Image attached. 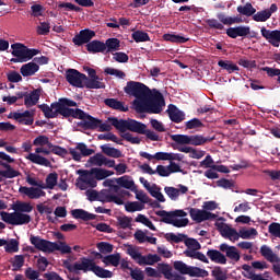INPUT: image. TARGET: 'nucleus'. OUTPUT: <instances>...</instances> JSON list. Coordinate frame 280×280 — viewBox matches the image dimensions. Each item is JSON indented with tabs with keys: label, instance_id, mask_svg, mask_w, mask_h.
Here are the masks:
<instances>
[{
	"label": "nucleus",
	"instance_id": "obj_1",
	"mask_svg": "<svg viewBox=\"0 0 280 280\" xmlns=\"http://www.w3.org/2000/svg\"><path fill=\"white\" fill-rule=\"evenodd\" d=\"M124 91L127 95L136 97L132 106L137 113L159 115V113L163 112L165 98L161 92L156 90L151 91L145 84L136 81L127 82Z\"/></svg>",
	"mask_w": 280,
	"mask_h": 280
},
{
	"label": "nucleus",
	"instance_id": "obj_2",
	"mask_svg": "<svg viewBox=\"0 0 280 280\" xmlns=\"http://www.w3.org/2000/svg\"><path fill=\"white\" fill-rule=\"evenodd\" d=\"M109 121L116 128V130H119L121 132L120 137L125 139V141H128L129 143H132L135 145H139L141 143V139L139 137L132 136L130 132H137L138 135H145L147 139H150V141H159V136L156 132L152 130H148V126L143 122L137 121L135 119H117V118H109ZM126 130H130V132H126Z\"/></svg>",
	"mask_w": 280,
	"mask_h": 280
},
{
	"label": "nucleus",
	"instance_id": "obj_3",
	"mask_svg": "<svg viewBox=\"0 0 280 280\" xmlns=\"http://www.w3.org/2000/svg\"><path fill=\"white\" fill-rule=\"evenodd\" d=\"M12 209L14 212H0L1 220L4 221L5 224L23 226V224H30L32 222V217L27 214L34 211V207L31 202L16 201L13 203Z\"/></svg>",
	"mask_w": 280,
	"mask_h": 280
},
{
	"label": "nucleus",
	"instance_id": "obj_4",
	"mask_svg": "<svg viewBox=\"0 0 280 280\" xmlns=\"http://www.w3.org/2000/svg\"><path fill=\"white\" fill-rule=\"evenodd\" d=\"M30 242L37 250H42V253H56V250H59L61 255H69L71 253V246L62 241L56 243L40 238V236L31 235Z\"/></svg>",
	"mask_w": 280,
	"mask_h": 280
},
{
	"label": "nucleus",
	"instance_id": "obj_5",
	"mask_svg": "<svg viewBox=\"0 0 280 280\" xmlns=\"http://www.w3.org/2000/svg\"><path fill=\"white\" fill-rule=\"evenodd\" d=\"M155 215L161 218L160 222H164V224H172L178 229L189 224V219H187V212L185 210H174L168 212L165 210H159L155 212Z\"/></svg>",
	"mask_w": 280,
	"mask_h": 280
},
{
	"label": "nucleus",
	"instance_id": "obj_6",
	"mask_svg": "<svg viewBox=\"0 0 280 280\" xmlns=\"http://www.w3.org/2000/svg\"><path fill=\"white\" fill-rule=\"evenodd\" d=\"M11 49V55L15 58H12L10 62H13L14 65L19 62H28V60H32V58H34V56H38V54H40V50L35 48H28L21 43L12 44Z\"/></svg>",
	"mask_w": 280,
	"mask_h": 280
},
{
	"label": "nucleus",
	"instance_id": "obj_7",
	"mask_svg": "<svg viewBox=\"0 0 280 280\" xmlns=\"http://www.w3.org/2000/svg\"><path fill=\"white\" fill-rule=\"evenodd\" d=\"M74 270H83V272H94L100 279H112L113 271L104 269L95 264V260L83 258L81 262H75Z\"/></svg>",
	"mask_w": 280,
	"mask_h": 280
},
{
	"label": "nucleus",
	"instance_id": "obj_8",
	"mask_svg": "<svg viewBox=\"0 0 280 280\" xmlns=\"http://www.w3.org/2000/svg\"><path fill=\"white\" fill-rule=\"evenodd\" d=\"M173 268L177 272H179V275H188V277H196L201 279H205V277H209V271H207L206 269L189 266L182 260L174 261Z\"/></svg>",
	"mask_w": 280,
	"mask_h": 280
},
{
	"label": "nucleus",
	"instance_id": "obj_9",
	"mask_svg": "<svg viewBox=\"0 0 280 280\" xmlns=\"http://www.w3.org/2000/svg\"><path fill=\"white\" fill-rule=\"evenodd\" d=\"M9 163H14V159L5 152H0V165L4 167V170L0 171V182L3 178H16V176H21V172L14 170Z\"/></svg>",
	"mask_w": 280,
	"mask_h": 280
},
{
	"label": "nucleus",
	"instance_id": "obj_10",
	"mask_svg": "<svg viewBox=\"0 0 280 280\" xmlns=\"http://www.w3.org/2000/svg\"><path fill=\"white\" fill-rule=\"evenodd\" d=\"M77 174H79V178L77 179V187H79V189H89V187L91 189L97 187V179H95V175L92 171V168L90 171L86 170H79L77 171Z\"/></svg>",
	"mask_w": 280,
	"mask_h": 280
},
{
	"label": "nucleus",
	"instance_id": "obj_11",
	"mask_svg": "<svg viewBox=\"0 0 280 280\" xmlns=\"http://www.w3.org/2000/svg\"><path fill=\"white\" fill-rule=\"evenodd\" d=\"M187 211H188L192 222H196L197 224L207 222V220H214V218H215V214H213L205 209L187 208Z\"/></svg>",
	"mask_w": 280,
	"mask_h": 280
},
{
	"label": "nucleus",
	"instance_id": "obj_12",
	"mask_svg": "<svg viewBox=\"0 0 280 280\" xmlns=\"http://www.w3.org/2000/svg\"><path fill=\"white\" fill-rule=\"evenodd\" d=\"M124 196H130V191L120 190V196L112 195L108 190H102L98 194L100 202H115V205H124Z\"/></svg>",
	"mask_w": 280,
	"mask_h": 280
},
{
	"label": "nucleus",
	"instance_id": "obj_13",
	"mask_svg": "<svg viewBox=\"0 0 280 280\" xmlns=\"http://www.w3.org/2000/svg\"><path fill=\"white\" fill-rule=\"evenodd\" d=\"M51 108L55 109L56 117L62 115V117H71V100L59 98L58 102L51 103Z\"/></svg>",
	"mask_w": 280,
	"mask_h": 280
},
{
	"label": "nucleus",
	"instance_id": "obj_14",
	"mask_svg": "<svg viewBox=\"0 0 280 280\" xmlns=\"http://www.w3.org/2000/svg\"><path fill=\"white\" fill-rule=\"evenodd\" d=\"M89 167H113L115 160L106 158L102 153H96L88 160Z\"/></svg>",
	"mask_w": 280,
	"mask_h": 280
},
{
	"label": "nucleus",
	"instance_id": "obj_15",
	"mask_svg": "<svg viewBox=\"0 0 280 280\" xmlns=\"http://www.w3.org/2000/svg\"><path fill=\"white\" fill-rule=\"evenodd\" d=\"M9 119H14L22 126H32L34 124V112L25 110L23 113L11 112L8 116Z\"/></svg>",
	"mask_w": 280,
	"mask_h": 280
},
{
	"label": "nucleus",
	"instance_id": "obj_16",
	"mask_svg": "<svg viewBox=\"0 0 280 280\" xmlns=\"http://www.w3.org/2000/svg\"><path fill=\"white\" fill-rule=\"evenodd\" d=\"M183 172L180 164L176 162H171L168 165H158L155 170V174H159L163 178H167V176H172V174H178Z\"/></svg>",
	"mask_w": 280,
	"mask_h": 280
},
{
	"label": "nucleus",
	"instance_id": "obj_17",
	"mask_svg": "<svg viewBox=\"0 0 280 280\" xmlns=\"http://www.w3.org/2000/svg\"><path fill=\"white\" fill-rule=\"evenodd\" d=\"M164 191L171 200L176 201L178 200V198H180V196H185V194L189 192V187L183 184H179L177 188L172 186H166L164 187Z\"/></svg>",
	"mask_w": 280,
	"mask_h": 280
},
{
	"label": "nucleus",
	"instance_id": "obj_18",
	"mask_svg": "<svg viewBox=\"0 0 280 280\" xmlns=\"http://www.w3.org/2000/svg\"><path fill=\"white\" fill-rule=\"evenodd\" d=\"M116 185L118 187V196H121V188L129 189L130 191H135L137 184H135V179L130 175H124L121 177L115 178Z\"/></svg>",
	"mask_w": 280,
	"mask_h": 280
},
{
	"label": "nucleus",
	"instance_id": "obj_19",
	"mask_svg": "<svg viewBox=\"0 0 280 280\" xmlns=\"http://www.w3.org/2000/svg\"><path fill=\"white\" fill-rule=\"evenodd\" d=\"M19 192L23 196H27L30 200H38V198H44V196H47V194L38 187L21 186L19 188Z\"/></svg>",
	"mask_w": 280,
	"mask_h": 280
},
{
	"label": "nucleus",
	"instance_id": "obj_20",
	"mask_svg": "<svg viewBox=\"0 0 280 280\" xmlns=\"http://www.w3.org/2000/svg\"><path fill=\"white\" fill-rule=\"evenodd\" d=\"M260 33H261V36L266 38V40H268L270 45H272V47H279L280 45L279 30L270 31V30H267L266 27H261Z\"/></svg>",
	"mask_w": 280,
	"mask_h": 280
},
{
	"label": "nucleus",
	"instance_id": "obj_21",
	"mask_svg": "<svg viewBox=\"0 0 280 280\" xmlns=\"http://www.w3.org/2000/svg\"><path fill=\"white\" fill-rule=\"evenodd\" d=\"M219 249L221 253H225L228 259H231L232 261H240L241 255L240 250H237V247L223 243L220 245Z\"/></svg>",
	"mask_w": 280,
	"mask_h": 280
},
{
	"label": "nucleus",
	"instance_id": "obj_22",
	"mask_svg": "<svg viewBox=\"0 0 280 280\" xmlns=\"http://www.w3.org/2000/svg\"><path fill=\"white\" fill-rule=\"evenodd\" d=\"M220 234L222 237L230 240V242H237L240 240V233L237 230L229 226L228 224H223L219 228Z\"/></svg>",
	"mask_w": 280,
	"mask_h": 280
},
{
	"label": "nucleus",
	"instance_id": "obj_23",
	"mask_svg": "<svg viewBox=\"0 0 280 280\" xmlns=\"http://www.w3.org/2000/svg\"><path fill=\"white\" fill-rule=\"evenodd\" d=\"M39 69L40 66L34 61H31L20 68V73L23 75V78H32V75H36V73H38Z\"/></svg>",
	"mask_w": 280,
	"mask_h": 280
},
{
	"label": "nucleus",
	"instance_id": "obj_24",
	"mask_svg": "<svg viewBox=\"0 0 280 280\" xmlns=\"http://www.w3.org/2000/svg\"><path fill=\"white\" fill-rule=\"evenodd\" d=\"M86 74L80 73L75 69H71V85L78 89H84Z\"/></svg>",
	"mask_w": 280,
	"mask_h": 280
},
{
	"label": "nucleus",
	"instance_id": "obj_25",
	"mask_svg": "<svg viewBox=\"0 0 280 280\" xmlns=\"http://www.w3.org/2000/svg\"><path fill=\"white\" fill-rule=\"evenodd\" d=\"M40 89H36L31 93L26 92V96L24 98V105L26 108H32V106H36V104H38V100H40Z\"/></svg>",
	"mask_w": 280,
	"mask_h": 280
},
{
	"label": "nucleus",
	"instance_id": "obj_26",
	"mask_svg": "<svg viewBox=\"0 0 280 280\" xmlns=\"http://www.w3.org/2000/svg\"><path fill=\"white\" fill-rule=\"evenodd\" d=\"M228 36L230 38H237V36H248L250 34V27L249 26H236V27H230L226 30Z\"/></svg>",
	"mask_w": 280,
	"mask_h": 280
},
{
	"label": "nucleus",
	"instance_id": "obj_27",
	"mask_svg": "<svg viewBox=\"0 0 280 280\" xmlns=\"http://www.w3.org/2000/svg\"><path fill=\"white\" fill-rule=\"evenodd\" d=\"M104 104L114 110H119L120 113H128V105L126 103L118 101L117 98H106Z\"/></svg>",
	"mask_w": 280,
	"mask_h": 280
},
{
	"label": "nucleus",
	"instance_id": "obj_28",
	"mask_svg": "<svg viewBox=\"0 0 280 280\" xmlns=\"http://www.w3.org/2000/svg\"><path fill=\"white\" fill-rule=\"evenodd\" d=\"M260 254L267 261H270V264H279L280 261L279 256H277L268 245H262L260 247Z\"/></svg>",
	"mask_w": 280,
	"mask_h": 280
},
{
	"label": "nucleus",
	"instance_id": "obj_29",
	"mask_svg": "<svg viewBox=\"0 0 280 280\" xmlns=\"http://www.w3.org/2000/svg\"><path fill=\"white\" fill-rule=\"evenodd\" d=\"M156 159L158 161H170V163H174V161H183L185 155L180 153L158 152Z\"/></svg>",
	"mask_w": 280,
	"mask_h": 280
},
{
	"label": "nucleus",
	"instance_id": "obj_30",
	"mask_svg": "<svg viewBox=\"0 0 280 280\" xmlns=\"http://www.w3.org/2000/svg\"><path fill=\"white\" fill-rule=\"evenodd\" d=\"M167 113L170 119H172L175 124H180V121L185 119V114L180 112L176 105H170Z\"/></svg>",
	"mask_w": 280,
	"mask_h": 280
},
{
	"label": "nucleus",
	"instance_id": "obj_31",
	"mask_svg": "<svg viewBox=\"0 0 280 280\" xmlns=\"http://www.w3.org/2000/svg\"><path fill=\"white\" fill-rule=\"evenodd\" d=\"M86 49L90 54H102L106 50V44L100 40H92L86 44Z\"/></svg>",
	"mask_w": 280,
	"mask_h": 280
},
{
	"label": "nucleus",
	"instance_id": "obj_32",
	"mask_svg": "<svg viewBox=\"0 0 280 280\" xmlns=\"http://www.w3.org/2000/svg\"><path fill=\"white\" fill-rule=\"evenodd\" d=\"M27 161H31V163H35V165H43L44 167H51V162L47 160V158H44L43 155H38L36 153H30L26 156Z\"/></svg>",
	"mask_w": 280,
	"mask_h": 280
},
{
	"label": "nucleus",
	"instance_id": "obj_33",
	"mask_svg": "<svg viewBox=\"0 0 280 280\" xmlns=\"http://www.w3.org/2000/svg\"><path fill=\"white\" fill-rule=\"evenodd\" d=\"M207 255L209 259H211V261H213L214 264H221V265L226 264V256H224V254H222L218 249H209L207 252Z\"/></svg>",
	"mask_w": 280,
	"mask_h": 280
},
{
	"label": "nucleus",
	"instance_id": "obj_34",
	"mask_svg": "<svg viewBox=\"0 0 280 280\" xmlns=\"http://www.w3.org/2000/svg\"><path fill=\"white\" fill-rule=\"evenodd\" d=\"M91 170H92V174H94V178L96 180H105V178H108V177L115 175V172L108 171V170L102 168V167H93Z\"/></svg>",
	"mask_w": 280,
	"mask_h": 280
},
{
	"label": "nucleus",
	"instance_id": "obj_35",
	"mask_svg": "<svg viewBox=\"0 0 280 280\" xmlns=\"http://www.w3.org/2000/svg\"><path fill=\"white\" fill-rule=\"evenodd\" d=\"M71 213L75 218V220H83L84 222H89V220H95V218H97V215L82 209L72 210Z\"/></svg>",
	"mask_w": 280,
	"mask_h": 280
},
{
	"label": "nucleus",
	"instance_id": "obj_36",
	"mask_svg": "<svg viewBox=\"0 0 280 280\" xmlns=\"http://www.w3.org/2000/svg\"><path fill=\"white\" fill-rule=\"evenodd\" d=\"M101 150L103 154L110 156L112 159H121L124 156L119 149H115L108 144L101 145Z\"/></svg>",
	"mask_w": 280,
	"mask_h": 280
},
{
	"label": "nucleus",
	"instance_id": "obj_37",
	"mask_svg": "<svg viewBox=\"0 0 280 280\" xmlns=\"http://www.w3.org/2000/svg\"><path fill=\"white\" fill-rule=\"evenodd\" d=\"M217 19L223 25H235V23H242V18L240 16H226L224 13H219Z\"/></svg>",
	"mask_w": 280,
	"mask_h": 280
},
{
	"label": "nucleus",
	"instance_id": "obj_38",
	"mask_svg": "<svg viewBox=\"0 0 280 280\" xmlns=\"http://www.w3.org/2000/svg\"><path fill=\"white\" fill-rule=\"evenodd\" d=\"M159 261H161V256L148 254L147 256H142L139 266H154V264H159Z\"/></svg>",
	"mask_w": 280,
	"mask_h": 280
},
{
	"label": "nucleus",
	"instance_id": "obj_39",
	"mask_svg": "<svg viewBox=\"0 0 280 280\" xmlns=\"http://www.w3.org/2000/svg\"><path fill=\"white\" fill-rule=\"evenodd\" d=\"M84 86L86 89H104L106 85H104V82H102V79L100 77L91 79L86 77Z\"/></svg>",
	"mask_w": 280,
	"mask_h": 280
},
{
	"label": "nucleus",
	"instance_id": "obj_40",
	"mask_svg": "<svg viewBox=\"0 0 280 280\" xmlns=\"http://www.w3.org/2000/svg\"><path fill=\"white\" fill-rule=\"evenodd\" d=\"M218 66L228 71V73H235V71H240V67H237L233 61L219 60Z\"/></svg>",
	"mask_w": 280,
	"mask_h": 280
},
{
	"label": "nucleus",
	"instance_id": "obj_41",
	"mask_svg": "<svg viewBox=\"0 0 280 280\" xmlns=\"http://www.w3.org/2000/svg\"><path fill=\"white\" fill-rule=\"evenodd\" d=\"M119 261H121V255L119 254H112L103 257V264H105V266H114L117 268V266H119Z\"/></svg>",
	"mask_w": 280,
	"mask_h": 280
},
{
	"label": "nucleus",
	"instance_id": "obj_42",
	"mask_svg": "<svg viewBox=\"0 0 280 280\" xmlns=\"http://www.w3.org/2000/svg\"><path fill=\"white\" fill-rule=\"evenodd\" d=\"M100 126V119L94 118L91 115H86L85 119L83 120V128H88L89 130H95Z\"/></svg>",
	"mask_w": 280,
	"mask_h": 280
},
{
	"label": "nucleus",
	"instance_id": "obj_43",
	"mask_svg": "<svg viewBox=\"0 0 280 280\" xmlns=\"http://www.w3.org/2000/svg\"><path fill=\"white\" fill-rule=\"evenodd\" d=\"M186 257H190L191 259H199V261H203V264H209V259H207V256L200 252H197V249H187L185 252Z\"/></svg>",
	"mask_w": 280,
	"mask_h": 280
},
{
	"label": "nucleus",
	"instance_id": "obj_44",
	"mask_svg": "<svg viewBox=\"0 0 280 280\" xmlns=\"http://www.w3.org/2000/svg\"><path fill=\"white\" fill-rule=\"evenodd\" d=\"M158 272H160V275H163L165 279H168V280L174 279V273L172 272V266L167 264H159Z\"/></svg>",
	"mask_w": 280,
	"mask_h": 280
},
{
	"label": "nucleus",
	"instance_id": "obj_45",
	"mask_svg": "<svg viewBox=\"0 0 280 280\" xmlns=\"http://www.w3.org/2000/svg\"><path fill=\"white\" fill-rule=\"evenodd\" d=\"M172 141L177 143V145H190L191 136L187 135H173L171 136Z\"/></svg>",
	"mask_w": 280,
	"mask_h": 280
},
{
	"label": "nucleus",
	"instance_id": "obj_46",
	"mask_svg": "<svg viewBox=\"0 0 280 280\" xmlns=\"http://www.w3.org/2000/svg\"><path fill=\"white\" fill-rule=\"evenodd\" d=\"M145 206L139 201H129L125 203V209L128 213H135L136 211H143Z\"/></svg>",
	"mask_w": 280,
	"mask_h": 280
},
{
	"label": "nucleus",
	"instance_id": "obj_47",
	"mask_svg": "<svg viewBox=\"0 0 280 280\" xmlns=\"http://www.w3.org/2000/svg\"><path fill=\"white\" fill-rule=\"evenodd\" d=\"M213 138H206L200 135L190 136V145H205V143H210Z\"/></svg>",
	"mask_w": 280,
	"mask_h": 280
},
{
	"label": "nucleus",
	"instance_id": "obj_48",
	"mask_svg": "<svg viewBox=\"0 0 280 280\" xmlns=\"http://www.w3.org/2000/svg\"><path fill=\"white\" fill-rule=\"evenodd\" d=\"M116 224L118 229H132V218L127 215L118 217Z\"/></svg>",
	"mask_w": 280,
	"mask_h": 280
},
{
	"label": "nucleus",
	"instance_id": "obj_49",
	"mask_svg": "<svg viewBox=\"0 0 280 280\" xmlns=\"http://www.w3.org/2000/svg\"><path fill=\"white\" fill-rule=\"evenodd\" d=\"M163 38L168 43H177V44L187 43V40H189V37H185L183 35H174V34H164Z\"/></svg>",
	"mask_w": 280,
	"mask_h": 280
},
{
	"label": "nucleus",
	"instance_id": "obj_50",
	"mask_svg": "<svg viewBox=\"0 0 280 280\" xmlns=\"http://www.w3.org/2000/svg\"><path fill=\"white\" fill-rule=\"evenodd\" d=\"M148 191L155 200H159V202H165V196H163L161 188L156 186V184H152V187Z\"/></svg>",
	"mask_w": 280,
	"mask_h": 280
},
{
	"label": "nucleus",
	"instance_id": "obj_51",
	"mask_svg": "<svg viewBox=\"0 0 280 280\" xmlns=\"http://www.w3.org/2000/svg\"><path fill=\"white\" fill-rule=\"evenodd\" d=\"M97 139L100 141H113L114 143H117L118 145H124L121 140L115 133L113 132H107V133H101L98 135Z\"/></svg>",
	"mask_w": 280,
	"mask_h": 280
},
{
	"label": "nucleus",
	"instance_id": "obj_52",
	"mask_svg": "<svg viewBox=\"0 0 280 280\" xmlns=\"http://www.w3.org/2000/svg\"><path fill=\"white\" fill-rule=\"evenodd\" d=\"M11 266L14 271L21 270V268L25 266V256L15 255L14 258L11 260Z\"/></svg>",
	"mask_w": 280,
	"mask_h": 280
},
{
	"label": "nucleus",
	"instance_id": "obj_53",
	"mask_svg": "<svg viewBox=\"0 0 280 280\" xmlns=\"http://www.w3.org/2000/svg\"><path fill=\"white\" fill-rule=\"evenodd\" d=\"M237 12L240 14H243L244 16H253L257 10L253 8V4L246 3L244 7L240 5L237 7Z\"/></svg>",
	"mask_w": 280,
	"mask_h": 280
},
{
	"label": "nucleus",
	"instance_id": "obj_54",
	"mask_svg": "<svg viewBox=\"0 0 280 280\" xmlns=\"http://www.w3.org/2000/svg\"><path fill=\"white\" fill-rule=\"evenodd\" d=\"M255 236H257V230L255 228L242 229L238 232V238L241 237L242 240H250V237Z\"/></svg>",
	"mask_w": 280,
	"mask_h": 280
},
{
	"label": "nucleus",
	"instance_id": "obj_55",
	"mask_svg": "<svg viewBox=\"0 0 280 280\" xmlns=\"http://www.w3.org/2000/svg\"><path fill=\"white\" fill-rule=\"evenodd\" d=\"M131 36L136 43H148L150 40V35L142 31H136Z\"/></svg>",
	"mask_w": 280,
	"mask_h": 280
},
{
	"label": "nucleus",
	"instance_id": "obj_56",
	"mask_svg": "<svg viewBox=\"0 0 280 280\" xmlns=\"http://www.w3.org/2000/svg\"><path fill=\"white\" fill-rule=\"evenodd\" d=\"M136 222H139L140 224H144V226H148L151 231H156V226H154V223L148 219L144 214H138L136 218Z\"/></svg>",
	"mask_w": 280,
	"mask_h": 280
},
{
	"label": "nucleus",
	"instance_id": "obj_57",
	"mask_svg": "<svg viewBox=\"0 0 280 280\" xmlns=\"http://www.w3.org/2000/svg\"><path fill=\"white\" fill-rule=\"evenodd\" d=\"M47 189H54L58 185V173H49L46 177Z\"/></svg>",
	"mask_w": 280,
	"mask_h": 280
},
{
	"label": "nucleus",
	"instance_id": "obj_58",
	"mask_svg": "<svg viewBox=\"0 0 280 280\" xmlns=\"http://www.w3.org/2000/svg\"><path fill=\"white\" fill-rule=\"evenodd\" d=\"M39 108L44 113L47 119H56V113H55V109L51 108V105L49 107V105L47 104H42L39 105Z\"/></svg>",
	"mask_w": 280,
	"mask_h": 280
},
{
	"label": "nucleus",
	"instance_id": "obj_59",
	"mask_svg": "<svg viewBox=\"0 0 280 280\" xmlns=\"http://www.w3.org/2000/svg\"><path fill=\"white\" fill-rule=\"evenodd\" d=\"M253 19L257 23H265V21H268L270 19V12L266 9L260 12H257L256 14L253 15Z\"/></svg>",
	"mask_w": 280,
	"mask_h": 280
},
{
	"label": "nucleus",
	"instance_id": "obj_60",
	"mask_svg": "<svg viewBox=\"0 0 280 280\" xmlns=\"http://www.w3.org/2000/svg\"><path fill=\"white\" fill-rule=\"evenodd\" d=\"M242 270H243L242 275H243V277H245V279L254 280L255 277L258 276V275H256L255 270H253V268L249 265H243Z\"/></svg>",
	"mask_w": 280,
	"mask_h": 280
},
{
	"label": "nucleus",
	"instance_id": "obj_61",
	"mask_svg": "<svg viewBox=\"0 0 280 280\" xmlns=\"http://www.w3.org/2000/svg\"><path fill=\"white\" fill-rule=\"evenodd\" d=\"M4 250L5 253H19V242L16 238H11L10 242H7Z\"/></svg>",
	"mask_w": 280,
	"mask_h": 280
},
{
	"label": "nucleus",
	"instance_id": "obj_62",
	"mask_svg": "<svg viewBox=\"0 0 280 280\" xmlns=\"http://www.w3.org/2000/svg\"><path fill=\"white\" fill-rule=\"evenodd\" d=\"M107 51H117L119 49V39L109 38L105 43Z\"/></svg>",
	"mask_w": 280,
	"mask_h": 280
},
{
	"label": "nucleus",
	"instance_id": "obj_63",
	"mask_svg": "<svg viewBox=\"0 0 280 280\" xmlns=\"http://www.w3.org/2000/svg\"><path fill=\"white\" fill-rule=\"evenodd\" d=\"M212 277L214 280H226V271H224L221 267H215L212 270Z\"/></svg>",
	"mask_w": 280,
	"mask_h": 280
},
{
	"label": "nucleus",
	"instance_id": "obj_64",
	"mask_svg": "<svg viewBox=\"0 0 280 280\" xmlns=\"http://www.w3.org/2000/svg\"><path fill=\"white\" fill-rule=\"evenodd\" d=\"M268 231L270 235H272L273 237H279L280 240V223H277V222L270 223L268 226Z\"/></svg>",
	"mask_w": 280,
	"mask_h": 280
}]
</instances>
